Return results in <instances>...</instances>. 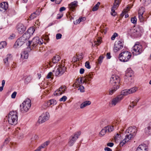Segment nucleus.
I'll use <instances>...</instances> for the list:
<instances>
[{"label": "nucleus", "instance_id": "nucleus-17", "mask_svg": "<svg viewBox=\"0 0 151 151\" xmlns=\"http://www.w3.org/2000/svg\"><path fill=\"white\" fill-rule=\"evenodd\" d=\"M66 89V87L64 86H61L54 93V95L56 96L61 95L65 93Z\"/></svg>", "mask_w": 151, "mask_h": 151}, {"label": "nucleus", "instance_id": "nucleus-60", "mask_svg": "<svg viewBox=\"0 0 151 151\" xmlns=\"http://www.w3.org/2000/svg\"><path fill=\"white\" fill-rule=\"evenodd\" d=\"M62 35L61 34L58 33L56 34V37L57 39H59L61 38Z\"/></svg>", "mask_w": 151, "mask_h": 151}, {"label": "nucleus", "instance_id": "nucleus-15", "mask_svg": "<svg viewBox=\"0 0 151 151\" xmlns=\"http://www.w3.org/2000/svg\"><path fill=\"white\" fill-rule=\"evenodd\" d=\"M133 137H134V136L131 135V134H127L124 139L122 141L120 142V146H123L126 142H129L130 140L131 139L133 138Z\"/></svg>", "mask_w": 151, "mask_h": 151}, {"label": "nucleus", "instance_id": "nucleus-26", "mask_svg": "<svg viewBox=\"0 0 151 151\" xmlns=\"http://www.w3.org/2000/svg\"><path fill=\"white\" fill-rule=\"evenodd\" d=\"M78 5V2L76 1H74L72 2L68 6L70 10L73 11L75 8Z\"/></svg>", "mask_w": 151, "mask_h": 151}, {"label": "nucleus", "instance_id": "nucleus-5", "mask_svg": "<svg viewBox=\"0 0 151 151\" xmlns=\"http://www.w3.org/2000/svg\"><path fill=\"white\" fill-rule=\"evenodd\" d=\"M131 56L132 54L130 52L127 51H124L119 54V58L122 62H127L129 61Z\"/></svg>", "mask_w": 151, "mask_h": 151}, {"label": "nucleus", "instance_id": "nucleus-7", "mask_svg": "<svg viewBox=\"0 0 151 151\" xmlns=\"http://www.w3.org/2000/svg\"><path fill=\"white\" fill-rule=\"evenodd\" d=\"M43 40L41 39H40L38 37H37L34 38L32 41H28V43L27 45L29 46L32 43V46L34 47H36L38 45H40L42 44Z\"/></svg>", "mask_w": 151, "mask_h": 151}, {"label": "nucleus", "instance_id": "nucleus-58", "mask_svg": "<svg viewBox=\"0 0 151 151\" xmlns=\"http://www.w3.org/2000/svg\"><path fill=\"white\" fill-rule=\"evenodd\" d=\"M52 73L51 72H49L47 74V78L48 79L52 78L53 77H52Z\"/></svg>", "mask_w": 151, "mask_h": 151}, {"label": "nucleus", "instance_id": "nucleus-29", "mask_svg": "<svg viewBox=\"0 0 151 151\" xmlns=\"http://www.w3.org/2000/svg\"><path fill=\"white\" fill-rule=\"evenodd\" d=\"M128 95H129V93L128 89H125L122 90L121 91L120 94L119 95V96L120 97H121V98L122 99L124 96H127Z\"/></svg>", "mask_w": 151, "mask_h": 151}, {"label": "nucleus", "instance_id": "nucleus-55", "mask_svg": "<svg viewBox=\"0 0 151 151\" xmlns=\"http://www.w3.org/2000/svg\"><path fill=\"white\" fill-rule=\"evenodd\" d=\"M109 122L107 119H105L103 120L102 122V124L104 125H106L108 124Z\"/></svg>", "mask_w": 151, "mask_h": 151}, {"label": "nucleus", "instance_id": "nucleus-54", "mask_svg": "<svg viewBox=\"0 0 151 151\" xmlns=\"http://www.w3.org/2000/svg\"><path fill=\"white\" fill-rule=\"evenodd\" d=\"M104 57L102 56H100L98 59V63L99 64H101L102 62V60L103 59Z\"/></svg>", "mask_w": 151, "mask_h": 151}, {"label": "nucleus", "instance_id": "nucleus-46", "mask_svg": "<svg viewBox=\"0 0 151 151\" xmlns=\"http://www.w3.org/2000/svg\"><path fill=\"white\" fill-rule=\"evenodd\" d=\"M143 2L144 5L147 6L151 2V0H143Z\"/></svg>", "mask_w": 151, "mask_h": 151}, {"label": "nucleus", "instance_id": "nucleus-21", "mask_svg": "<svg viewBox=\"0 0 151 151\" xmlns=\"http://www.w3.org/2000/svg\"><path fill=\"white\" fill-rule=\"evenodd\" d=\"M145 11V8L143 7H140L139 10L138 17L139 19L141 22H143L144 21V18L142 15Z\"/></svg>", "mask_w": 151, "mask_h": 151}, {"label": "nucleus", "instance_id": "nucleus-4", "mask_svg": "<svg viewBox=\"0 0 151 151\" xmlns=\"http://www.w3.org/2000/svg\"><path fill=\"white\" fill-rule=\"evenodd\" d=\"M29 35H27L23 34L21 37L19 38L15 42L14 46L17 48L22 46L24 43L28 41Z\"/></svg>", "mask_w": 151, "mask_h": 151}, {"label": "nucleus", "instance_id": "nucleus-25", "mask_svg": "<svg viewBox=\"0 0 151 151\" xmlns=\"http://www.w3.org/2000/svg\"><path fill=\"white\" fill-rule=\"evenodd\" d=\"M35 31V29L34 27H32L29 28L27 31L24 34L27 35H29L28 38L29 39L30 36L32 35Z\"/></svg>", "mask_w": 151, "mask_h": 151}, {"label": "nucleus", "instance_id": "nucleus-48", "mask_svg": "<svg viewBox=\"0 0 151 151\" xmlns=\"http://www.w3.org/2000/svg\"><path fill=\"white\" fill-rule=\"evenodd\" d=\"M78 90L81 92H84L85 91L84 87L83 86H80L78 87Z\"/></svg>", "mask_w": 151, "mask_h": 151}, {"label": "nucleus", "instance_id": "nucleus-20", "mask_svg": "<svg viewBox=\"0 0 151 151\" xmlns=\"http://www.w3.org/2000/svg\"><path fill=\"white\" fill-rule=\"evenodd\" d=\"M18 32L20 34H22L26 29V27L22 23L19 24L17 27Z\"/></svg>", "mask_w": 151, "mask_h": 151}, {"label": "nucleus", "instance_id": "nucleus-51", "mask_svg": "<svg viewBox=\"0 0 151 151\" xmlns=\"http://www.w3.org/2000/svg\"><path fill=\"white\" fill-rule=\"evenodd\" d=\"M67 99V97L66 96H64L59 99V101H60L64 102L66 101Z\"/></svg>", "mask_w": 151, "mask_h": 151}, {"label": "nucleus", "instance_id": "nucleus-28", "mask_svg": "<svg viewBox=\"0 0 151 151\" xmlns=\"http://www.w3.org/2000/svg\"><path fill=\"white\" fill-rule=\"evenodd\" d=\"M119 88V85H117L115 86H114L112 88L109 90V94L112 95Z\"/></svg>", "mask_w": 151, "mask_h": 151}, {"label": "nucleus", "instance_id": "nucleus-8", "mask_svg": "<svg viewBox=\"0 0 151 151\" xmlns=\"http://www.w3.org/2000/svg\"><path fill=\"white\" fill-rule=\"evenodd\" d=\"M43 40L41 39H40L38 37H37L34 38L32 41H28V43L27 45L29 46L32 43V46L34 47H36L38 45H40L42 44Z\"/></svg>", "mask_w": 151, "mask_h": 151}, {"label": "nucleus", "instance_id": "nucleus-35", "mask_svg": "<svg viewBox=\"0 0 151 151\" xmlns=\"http://www.w3.org/2000/svg\"><path fill=\"white\" fill-rule=\"evenodd\" d=\"M106 128L105 127H104L103 129L101 130V132H100L99 134V136L100 137H102L104 135H105V134H106V132H108L106 129Z\"/></svg>", "mask_w": 151, "mask_h": 151}, {"label": "nucleus", "instance_id": "nucleus-27", "mask_svg": "<svg viewBox=\"0 0 151 151\" xmlns=\"http://www.w3.org/2000/svg\"><path fill=\"white\" fill-rule=\"evenodd\" d=\"M91 104V102L89 101H86L83 102L80 105V108L81 109L84 108L86 106L90 105Z\"/></svg>", "mask_w": 151, "mask_h": 151}, {"label": "nucleus", "instance_id": "nucleus-38", "mask_svg": "<svg viewBox=\"0 0 151 151\" xmlns=\"http://www.w3.org/2000/svg\"><path fill=\"white\" fill-rule=\"evenodd\" d=\"M145 132L147 134H151V127L149 125L147 127L145 128Z\"/></svg>", "mask_w": 151, "mask_h": 151}, {"label": "nucleus", "instance_id": "nucleus-18", "mask_svg": "<svg viewBox=\"0 0 151 151\" xmlns=\"http://www.w3.org/2000/svg\"><path fill=\"white\" fill-rule=\"evenodd\" d=\"M122 100L121 97L118 95L111 100V104L112 106H114L119 103Z\"/></svg>", "mask_w": 151, "mask_h": 151}, {"label": "nucleus", "instance_id": "nucleus-47", "mask_svg": "<svg viewBox=\"0 0 151 151\" xmlns=\"http://www.w3.org/2000/svg\"><path fill=\"white\" fill-rule=\"evenodd\" d=\"M127 11L126 10H124L122 13L121 14V16L122 17H123V16L125 15V17L126 18L129 17V15L128 14H126V13L127 12Z\"/></svg>", "mask_w": 151, "mask_h": 151}, {"label": "nucleus", "instance_id": "nucleus-62", "mask_svg": "<svg viewBox=\"0 0 151 151\" xmlns=\"http://www.w3.org/2000/svg\"><path fill=\"white\" fill-rule=\"evenodd\" d=\"M17 93L16 92H14L11 95V97L13 99L15 98L16 96Z\"/></svg>", "mask_w": 151, "mask_h": 151}, {"label": "nucleus", "instance_id": "nucleus-23", "mask_svg": "<svg viewBox=\"0 0 151 151\" xmlns=\"http://www.w3.org/2000/svg\"><path fill=\"white\" fill-rule=\"evenodd\" d=\"M148 148L145 144H141L137 147L136 151H148Z\"/></svg>", "mask_w": 151, "mask_h": 151}, {"label": "nucleus", "instance_id": "nucleus-30", "mask_svg": "<svg viewBox=\"0 0 151 151\" xmlns=\"http://www.w3.org/2000/svg\"><path fill=\"white\" fill-rule=\"evenodd\" d=\"M126 75L127 77H131L133 75V72L131 68L128 69L126 71Z\"/></svg>", "mask_w": 151, "mask_h": 151}, {"label": "nucleus", "instance_id": "nucleus-43", "mask_svg": "<svg viewBox=\"0 0 151 151\" xmlns=\"http://www.w3.org/2000/svg\"><path fill=\"white\" fill-rule=\"evenodd\" d=\"M31 80V77L30 76L27 77L25 79L24 83L27 84L30 82Z\"/></svg>", "mask_w": 151, "mask_h": 151}, {"label": "nucleus", "instance_id": "nucleus-45", "mask_svg": "<svg viewBox=\"0 0 151 151\" xmlns=\"http://www.w3.org/2000/svg\"><path fill=\"white\" fill-rule=\"evenodd\" d=\"M50 106L49 105L48 102V101L45 103L42 106V109H46L49 106Z\"/></svg>", "mask_w": 151, "mask_h": 151}, {"label": "nucleus", "instance_id": "nucleus-37", "mask_svg": "<svg viewBox=\"0 0 151 151\" xmlns=\"http://www.w3.org/2000/svg\"><path fill=\"white\" fill-rule=\"evenodd\" d=\"M28 54L27 52L26 51H24L22 52L21 55V57L23 59H27L28 58Z\"/></svg>", "mask_w": 151, "mask_h": 151}, {"label": "nucleus", "instance_id": "nucleus-31", "mask_svg": "<svg viewBox=\"0 0 151 151\" xmlns=\"http://www.w3.org/2000/svg\"><path fill=\"white\" fill-rule=\"evenodd\" d=\"M40 14V12L39 11H36L32 14L30 17V18L31 19H34L35 18L38 16Z\"/></svg>", "mask_w": 151, "mask_h": 151}, {"label": "nucleus", "instance_id": "nucleus-13", "mask_svg": "<svg viewBox=\"0 0 151 151\" xmlns=\"http://www.w3.org/2000/svg\"><path fill=\"white\" fill-rule=\"evenodd\" d=\"M66 68L64 66L61 65L58 68L55 72V75L56 76H60L65 72Z\"/></svg>", "mask_w": 151, "mask_h": 151}, {"label": "nucleus", "instance_id": "nucleus-53", "mask_svg": "<svg viewBox=\"0 0 151 151\" xmlns=\"http://www.w3.org/2000/svg\"><path fill=\"white\" fill-rule=\"evenodd\" d=\"M39 137L37 135L34 134L33 135L31 139L32 141L37 139H38Z\"/></svg>", "mask_w": 151, "mask_h": 151}, {"label": "nucleus", "instance_id": "nucleus-56", "mask_svg": "<svg viewBox=\"0 0 151 151\" xmlns=\"http://www.w3.org/2000/svg\"><path fill=\"white\" fill-rule=\"evenodd\" d=\"M85 66V67L88 69H89L91 68L90 63L88 61H86V62Z\"/></svg>", "mask_w": 151, "mask_h": 151}, {"label": "nucleus", "instance_id": "nucleus-1", "mask_svg": "<svg viewBox=\"0 0 151 151\" xmlns=\"http://www.w3.org/2000/svg\"><path fill=\"white\" fill-rule=\"evenodd\" d=\"M142 32V27L140 26H137L134 27L130 29H129L127 32L131 36L136 37H140Z\"/></svg>", "mask_w": 151, "mask_h": 151}, {"label": "nucleus", "instance_id": "nucleus-33", "mask_svg": "<svg viewBox=\"0 0 151 151\" xmlns=\"http://www.w3.org/2000/svg\"><path fill=\"white\" fill-rule=\"evenodd\" d=\"M60 58L58 55H56L53 58L52 62L54 63H57L60 60Z\"/></svg>", "mask_w": 151, "mask_h": 151}, {"label": "nucleus", "instance_id": "nucleus-42", "mask_svg": "<svg viewBox=\"0 0 151 151\" xmlns=\"http://www.w3.org/2000/svg\"><path fill=\"white\" fill-rule=\"evenodd\" d=\"M7 44L5 41H2L0 42V49H2L6 47Z\"/></svg>", "mask_w": 151, "mask_h": 151}, {"label": "nucleus", "instance_id": "nucleus-63", "mask_svg": "<svg viewBox=\"0 0 151 151\" xmlns=\"http://www.w3.org/2000/svg\"><path fill=\"white\" fill-rule=\"evenodd\" d=\"M114 145V144L112 142H109L107 144V145L108 146L110 147H112Z\"/></svg>", "mask_w": 151, "mask_h": 151}, {"label": "nucleus", "instance_id": "nucleus-24", "mask_svg": "<svg viewBox=\"0 0 151 151\" xmlns=\"http://www.w3.org/2000/svg\"><path fill=\"white\" fill-rule=\"evenodd\" d=\"M12 56L10 54H8L7 55L6 58L4 60V63L6 65H8L9 63L12 61Z\"/></svg>", "mask_w": 151, "mask_h": 151}, {"label": "nucleus", "instance_id": "nucleus-34", "mask_svg": "<svg viewBox=\"0 0 151 151\" xmlns=\"http://www.w3.org/2000/svg\"><path fill=\"white\" fill-rule=\"evenodd\" d=\"M121 135L117 133L115 135L114 137V140L115 142L116 143L119 142L121 139Z\"/></svg>", "mask_w": 151, "mask_h": 151}, {"label": "nucleus", "instance_id": "nucleus-19", "mask_svg": "<svg viewBox=\"0 0 151 151\" xmlns=\"http://www.w3.org/2000/svg\"><path fill=\"white\" fill-rule=\"evenodd\" d=\"M8 4L7 2H3L0 4V11L5 12L8 9Z\"/></svg>", "mask_w": 151, "mask_h": 151}, {"label": "nucleus", "instance_id": "nucleus-2", "mask_svg": "<svg viewBox=\"0 0 151 151\" xmlns=\"http://www.w3.org/2000/svg\"><path fill=\"white\" fill-rule=\"evenodd\" d=\"M18 114L16 111L10 112L8 115L7 120L8 123L11 125H15L17 123Z\"/></svg>", "mask_w": 151, "mask_h": 151}, {"label": "nucleus", "instance_id": "nucleus-52", "mask_svg": "<svg viewBox=\"0 0 151 151\" xmlns=\"http://www.w3.org/2000/svg\"><path fill=\"white\" fill-rule=\"evenodd\" d=\"M131 21L132 23L133 24H135L136 23L137 19L135 17H132L131 18Z\"/></svg>", "mask_w": 151, "mask_h": 151}, {"label": "nucleus", "instance_id": "nucleus-9", "mask_svg": "<svg viewBox=\"0 0 151 151\" xmlns=\"http://www.w3.org/2000/svg\"><path fill=\"white\" fill-rule=\"evenodd\" d=\"M81 132L80 131H78L76 133L74 136H71L69 139V140L68 142V145L70 146H72L78 137L81 135Z\"/></svg>", "mask_w": 151, "mask_h": 151}, {"label": "nucleus", "instance_id": "nucleus-50", "mask_svg": "<svg viewBox=\"0 0 151 151\" xmlns=\"http://www.w3.org/2000/svg\"><path fill=\"white\" fill-rule=\"evenodd\" d=\"M83 54L82 53H81L80 55H78L77 56V57L76 58V61H77V60L78 61L82 59L83 58Z\"/></svg>", "mask_w": 151, "mask_h": 151}, {"label": "nucleus", "instance_id": "nucleus-39", "mask_svg": "<svg viewBox=\"0 0 151 151\" xmlns=\"http://www.w3.org/2000/svg\"><path fill=\"white\" fill-rule=\"evenodd\" d=\"M100 4L99 2H98L93 8L92 11H96L99 9V7Z\"/></svg>", "mask_w": 151, "mask_h": 151}, {"label": "nucleus", "instance_id": "nucleus-16", "mask_svg": "<svg viewBox=\"0 0 151 151\" xmlns=\"http://www.w3.org/2000/svg\"><path fill=\"white\" fill-rule=\"evenodd\" d=\"M137 129L135 127L133 126L131 127L128 128L126 131V134H131V135L134 136L136 132H137Z\"/></svg>", "mask_w": 151, "mask_h": 151}, {"label": "nucleus", "instance_id": "nucleus-22", "mask_svg": "<svg viewBox=\"0 0 151 151\" xmlns=\"http://www.w3.org/2000/svg\"><path fill=\"white\" fill-rule=\"evenodd\" d=\"M82 79L81 78H79L77 80H76L74 84V86L75 85V87L76 88H78L80 86H81V84L82 83H86L87 81L86 79L84 78H83V82H82Z\"/></svg>", "mask_w": 151, "mask_h": 151}, {"label": "nucleus", "instance_id": "nucleus-14", "mask_svg": "<svg viewBox=\"0 0 151 151\" xmlns=\"http://www.w3.org/2000/svg\"><path fill=\"white\" fill-rule=\"evenodd\" d=\"M121 0H115L113 6L111 8V15L114 16L116 15V13L115 12V9H116L119 6Z\"/></svg>", "mask_w": 151, "mask_h": 151}, {"label": "nucleus", "instance_id": "nucleus-36", "mask_svg": "<svg viewBox=\"0 0 151 151\" xmlns=\"http://www.w3.org/2000/svg\"><path fill=\"white\" fill-rule=\"evenodd\" d=\"M137 90V88L136 87H134L129 89H128L129 94L134 93Z\"/></svg>", "mask_w": 151, "mask_h": 151}, {"label": "nucleus", "instance_id": "nucleus-49", "mask_svg": "<svg viewBox=\"0 0 151 151\" xmlns=\"http://www.w3.org/2000/svg\"><path fill=\"white\" fill-rule=\"evenodd\" d=\"M101 32L104 33V34L106 33L107 30V29L106 28H105L104 27H103V26H101Z\"/></svg>", "mask_w": 151, "mask_h": 151}, {"label": "nucleus", "instance_id": "nucleus-40", "mask_svg": "<svg viewBox=\"0 0 151 151\" xmlns=\"http://www.w3.org/2000/svg\"><path fill=\"white\" fill-rule=\"evenodd\" d=\"M48 102L49 105H50V106L51 105L54 106L57 103L56 101L54 99L50 100L48 101Z\"/></svg>", "mask_w": 151, "mask_h": 151}, {"label": "nucleus", "instance_id": "nucleus-57", "mask_svg": "<svg viewBox=\"0 0 151 151\" xmlns=\"http://www.w3.org/2000/svg\"><path fill=\"white\" fill-rule=\"evenodd\" d=\"M83 20V19L82 18H79L76 21L74 22V23L75 24H79L80 23V22H81Z\"/></svg>", "mask_w": 151, "mask_h": 151}, {"label": "nucleus", "instance_id": "nucleus-3", "mask_svg": "<svg viewBox=\"0 0 151 151\" xmlns=\"http://www.w3.org/2000/svg\"><path fill=\"white\" fill-rule=\"evenodd\" d=\"M31 105V100L27 99L20 105V110L22 112L25 113L29 110Z\"/></svg>", "mask_w": 151, "mask_h": 151}, {"label": "nucleus", "instance_id": "nucleus-10", "mask_svg": "<svg viewBox=\"0 0 151 151\" xmlns=\"http://www.w3.org/2000/svg\"><path fill=\"white\" fill-rule=\"evenodd\" d=\"M124 47L123 42L122 40L116 41L114 44L113 50L115 52L122 50Z\"/></svg>", "mask_w": 151, "mask_h": 151}, {"label": "nucleus", "instance_id": "nucleus-44", "mask_svg": "<svg viewBox=\"0 0 151 151\" xmlns=\"http://www.w3.org/2000/svg\"><path fill=\"white\" fill-rule=\"evenodd\" d=\"M138 101V100H136L135 101H133L131 103V104L129 105V106L132 108H133L137 105Z\"/></svg>", "mask_w": 151, "mask_h": 151}, {"label": "nucleus", "instance_id": "nucleus-6", "mask_svg": "<svg viewBox=\"0 0 151 151\" xmlns=\"http://www.w3.org/2000/svg\"><path fill=\"white\" fill-rule=\"evenodd\" d=\"M142 46L137 42L132 48V52L134 55H138L140 54L142 52Z\"/></svg>", "mask_w": 151, "mask_h": 151}, {"label": "nucleus", "instance_id": "nucleus-11", "mask_svg": "<svg viewBox=\"0 0 151 151\" xmlns=\"http://www.w3.org/2000/svg\"><path fill=\"white\" fill-rule=\"evenodd\" d=\"M120 80L119 77L116 75H112L110 78V83L114 86L119 83Z\"/></svg>", "mask_w": 151, "mask_h": 151}, {"label": "nucleus", "instance_id": "nucleus-59", "mask_svg": "<svg viewBox=\"0 0 151 151\" xmlns=\"http://www.w3.org/2000/svg\"><path fill=\"white\" fill-rule=\"evenodd\" d=\"M118 34L117 33H114L113 35L111 37V40H114L115 39L116 37V36H118Z\"/></svg>", "mask_w": 151, "mask_h": 151}, {"label": "nucleus", "instance_id": "nucleus-64", "mask_svg": "<svg viewBox=\"0 0 151 151\" xmlns=\"http://www.w3.org/2000/svg\"><path fill=\"white\" fill-rule=\"evenodd\" d=\"M106 58L108 59H110L111 57V56L110 53V52H107L106 54Z\"/></svg>", "mask_w": 151, "mask_h": 151}, {"label": "nucleus", "instance_id": "nucleus-12", "mask_svg": "<svg viewBox=\"0 0 151 151\" xmlns=\"http://www.w3.org/2000/svg\"><path fill=\"white\" fill-rule=\"evenodd\" d=\"M50 117L49 113L47 112L43 113L39 118L38 122L39 123H42L47 120Z\"/></svg>", "mask_w": 151, "mask_h": 151}, {"label": "nucleus", "instance_id": "nucleus-32", "mask_svg": "<svg viewBox=\"0 0 151 151\" xmlns=\"http://www.w3.org/2000/svg\"><path fill=\"white\" fill-rule=\"evenodd\" d=\"M101 38L100 37L97 39V40L94 41L93 43H92V46L94 47L95 46H98L101 43Z\"/></svg>", "mask_w": 151, "mask_h": 151}, {"label": "nucleus", "instance_id": "nucleus-61", "mask_svg": "<svg viewBox=\"0 0 151 151\" xmlns=\"http://www.w3.org/2000/svg\"><path fill=\"white\" fill-rule=\"evenodd\" d=\"M15 37V35L14 34H12L10 35L9 37V39L10 40L13 39Z\"/></svg>", "mask_w": 151, "mask_h": 151}, {"label": "nucleus", "instance_id": "nucleus-41", "mask_svg": "<svg viewBox=\"0 0 151 151\" xmlns=\"http://www.w3.org/2000/svg\"><path fill=\"white\" fill-rule=\"evenodd\" d=\"M105 127L106 128V129L108 132H112L114 129L113 126H108Z\"/></svg>", "mask_w": 151, "mask_h": 151}]
</instances>
